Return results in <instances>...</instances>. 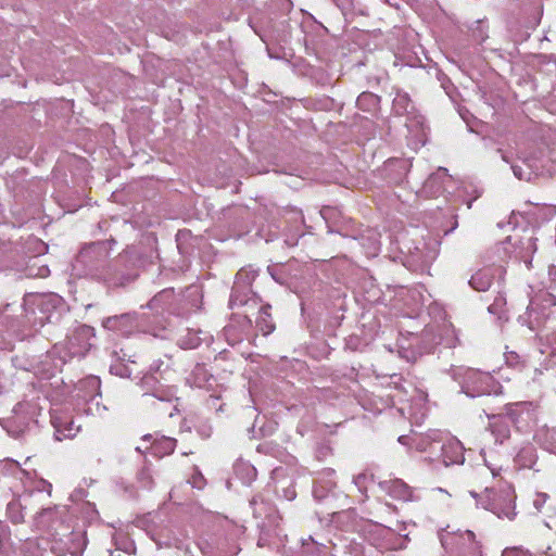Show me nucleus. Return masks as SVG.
Masks as SVG:
<instances>
[{
  "mask_svg": "<svg viewBox=\"0 0 556 556\" xmlns=\"http://www.w3.org/2000/svg\"><path fill=\"white\" fill-rule=\"evenodd\" d=\"M115 240L92 242L85 245L73 263V269L80 277H90L105 282L109 287H124L135 279L121 269L118 261H109L111 244Z\"/></svg>",
  "mask_w": 556,
  "mask_h": 556,
  "instance_id": "obj_1",
  "label": "nucleus"
},
{
  "mask_svg": "<svg viewBox=\"0 0 556 556\" xmlns=\"http://www.w3.org/2000/svg\"><path fill=\"white\" fill-rule=\"evenodd\" d=\"M175 371V361L170 354H163L152 361L140 380V386L144 391L142 397L147 404L163 410V406H168L176 400L173 389L161 383L162 380H169Z\"/></svg>",
  "mask_w": 556,
  "mask_h": 556,
  "instance_id": "obj_2",
  "label": "nucleus"
},
{
  "mask_svg": "<svg viewBox=\"0 0 556 556\" xmlns=\"http://www.w3.org/2000/svg\"><path fill=\"white\" fill-rule=\"evenodd\" d=\"M94 337L93 328L87 325H78L72 329L62 343H55L51 351L46 355V362L52 361L53 366L47 369L48 375L52 376L55 370H60L64 364L74 357L81 358L91 349L90 340Z\"/></svg>",
  "mask_w": 556,
  "mask_h": 556,
  "instance_id": "obj_3",
  "label": "nucleus"
},
{
  "mask_svg": "<svg viewBox=\"0 0 556 556\" xmlns=\"http://www.w3.org/2000/svg\"><path fill=\"white\" fill-rule=\"evenodd\" d=\"M144 307L151 311L153 318L151 326L155 337H166L162 332L172 328L169 316H184L186 314V311L180 306V296L176 294L174 288H166L157 292Z\"/></svg>",
  "mask_w": 556,
  "mask_h": 556,
  "instance_id": "obj_4",
  "label": "nucleus"
},
{
  "mask_svg": "<svg viewBox=\"0 0 556 556\" xmlns=\"http://www.w3.org/2000/svg\"><path fill=\"white\" fill-rule=\"evenodd\" d=\"M453 377L456 375H463L464 380L462 382V391L470 396H481L485 394L495 393L497 394L501 390V384L486 372H481L471 368H457L451 369Z\"/></svg>",
  "mask_w": 556,
  "mask_h": 556,
  "instance_id": "obj_5",
  "label": "nucleus"
},
{
  "mask_svg": "<svg viewBox=\"0 0 556 556\" xmlns=\"http://www.w3.org/2000/svg\"><path fill=\"white\" fill-rule=\"evenodd\" d=\"M31 304L36 307V320L43 327L46 324H59L68 313L66 302L56 293L35 295Z\"/></svg>",
  "mask_w": 556,
  "mask_h": 556,
  "instance_id": "obj_6",
  "label": "nucleus"
},
{
  "mask_svg": "<svg viewBox=\"0 0 556 556\" xmlns=\"http://www.w3.org/2000/svg\"><path fill=\"white\" fill-rule=\"evenodd\" d=\"M392 111L399 116L407 115L406 127L417 141L425 143V118L415 112L408 93L397 90L392 101Z\"/></svg>",
  "mask_w": 556,
  "mask_h": 556,
  "instance_id": "obj_7",
  "label": "nucleus"
},
{
  "mask_svg": "<svg viewBox=\"0 0 556 556\" xmlns=\"http://www.w3.org/2000/svg\"><path fill=\"white\" fill-rule=\"evenodd\" d=\"M142 325V318L136 312L109 316L102 320V327L104 329L123 337H128L138 331Z\"/></svg>",
  "mask_w": 556,
  "mask_h": 556,
  "instance_id": "obj_8",
  "label": "nucleus"
},
{
  "mask_svg": "<svg viewBox=\"0 0 556 556\" xmlns=\"http://www.w3.org/2000/svg\"><path fill=\"white\" fill-rule=\"evenodd\" d=\"M437 252L430 248L429 243L418 241L413 248H408L406 264L413 270H425L435 260Z\"/></svg>",
  "mask_w": 556,
  "mask_h": 556,
  "instance_id": "obj_9",
  "label": "nucleus"
},
{
  "mask_svg": "<svg viewBox=\"0 0 556 556\" xmlns=\"http://www.w3.org/2000/svg\"><path fill=\"white\" fill-rule=\"evenodd\" d=\"M334 475V470L328 468L319 472L317 478H315L312 493L317 502L331 501L337 496Z\"/></svg>",
  "mask_w": 556,
  "mask_h": 556,
  "instance_id": "obj_10",
  "label": "nucleus"
},
{
  "mask_svg": "<svg viewBox=\"0 0 556 556\" xmlns=\"http://www.w3.org/2000/svg\"><path fill=\"white\" fill-rule=\"evenodd\" d=\"M533 403L532 402H515L508 403L504 406L502 412L509 422L517 429H521L528 420L532 417Z\"/></svg>",
  "mask_w": 556,
  "mask_h": 556,
  "instance_id": "obj_11",
  "label": "nucleus"
},
{
  "mask_svg": "<svg viewBox=\"0 0 556 556\" xmlns=\"http://www.w3.org/2000/svg\"><path fill=\"white\" fill-rule=\"evenodd\" d=\"M547 317L546 307L540 308L536 300H531L527 311L519 316L518 321L531 331L539 332L543 329Z\"/></svg>",
  "mask_w": 556,
  "mask_h": 556,
  "instance_id": "obj_12",
  "label": "nucleus"
},
{
  "mask_svg": "<svg viewBox=\"0 0 556 556\" xmlns=\"http://www.w3.org/2000/svg\"><path fill=\"white\" fill-rule=\"evenodd\" d=\"M378 485L383 492L394 500L403 502H413L418 500V496L414 493V489L401 479L380 481Z\"/></svg>",
  "mask_w": 556,
  "mask_h": 556,
  "instance_id": "obj_13",
  "label": "nucleus"
},
{
  "mask_svg": "<svg viewBox=\"0 0 556 556\" xmlns=\"http://www.w3.org/2000/svg\"><path fill=\"white\" fill-rule=\"evenodd\" d=\"M502 273V267L486 266L472 274L468 283L475 291L485 292L493 285L496 275H501Z\"/></svg>",
  "mask_w": 556,
  "mask_h": 556,
  "instance_id": "obj_14",
  "label": "nucleus"
},
{
  "mask_svg": "<svg viewBox=\"0 0 556 556\" xmlns=\"http://www.w3.org/2000/svg\"><path fill=\"white\" fill-rule=\"evenodd\" d=\"M496 501H494L498 505L500 511H492L498 518H507L508 520H514L517 513L515 511V498L516 495L514 490L510 486L500 490L495 496Z\"/></svg>",
  "mask_w": 556,
  "mask_h": 556,
  "instance_id": "obj_15",
  "label": "nucleus"
},
{
  "mask_svg": "<svg viewBox=\"0 0 556 556\" xmlns=\"http://www.w3.org/2000/svg\"><path fill=\"white\" fill-rule=\"evenodd\" d=\"M67 510L65 507L52 506L42 508L35 516V522L38 528L51 529L58 522H63Z\"/></svg>",
  "mask_w": 556,
  "mask_h": 556,
  "instance_id": "obj_16",
  "label": "nucleus"
},
{
  "mask_svg": "<svg viewBox=\"0 0 556 556\" xmlns=\"http://www.w3.org/2000/svg\"><path fill=\"white\" fill-rule=\"evenodd\" d=\"M412 164L405 159H391L384 165L386 177L389 182L400 185L406 178Z\"/></svg>",
  "mask_w": 556,
  "mask_h": 556,
  "instance_id": "obj_17",
  "label": "nucleus"
},
{
  "mask_svg": "<svg viewBox=\"0 0 556 556\" xmlns=\"http://www.w3.org/2000/svg\"><path fill=\"white\" fill-rule=\"evenodd\" d=\"M260 302L261 299L251 288L233 283L229 299L230 308L248 305L256 306Z\"/></svg>",
  "mask_w": 556,
  "mask_h": 556,
  "instance_id": "obj_18",
  "label": "nucleus"
},
{
  "mask_svg": "<svg viewBox=\"0 0 556 556\" xmlns=\"http://www.w3.org/2000/svg\"><path fill=\"white\" fill-rule=\"evenodd\" d=\"M442 463L447 467L451 465H460L464 463V446L458 440H451L439 444Z\"/></svg>",
  "mask_w": 556,
  "mask_h": 556,
  "instance_id": "obj_19",
  "label": "nucleus"
},
{
  "mask_svg": "<svg viewBox=\"0 0 556 556\" xmlns=\"http://www.w3.org/2000/svg\"><path fill=\"white\" fill-rule=\"evenodd\" d=\"M489 428L495 438V442L503 444L510 438L513 426L503 413L488 415Z\"/></svg>",
  "mask_w": 556,
  "mask_h": 556,
  "instance_id": "obj_20",
  "label": "nucleus"
},
{
  "mask_svg": "<svg viewBox=\"0 0 556 556\" xmlns=\"http://www.w3.org/2000/svg\"><path fill=\"white\" fill-rule=\"evenodd\" d=\"M142 441L151 442V448L154 455L159 457H163L166 455H170L177 445V440L170 437L155 434H144L141 439Z\"/></svg>",
  "mask_w": 556,
  "mask_h": 556,
  "instance_id": "obj_21",
  "label": "nucleus"
},
{
  "mask_svg": "<svg viewBox=\"0 0 556 556\" xmlns=\"http://www.w3.org/2000/svg\"><path fill=\"white\" fill-rule=\"evenodd\" d=\"M511 170L519 180L530 181L534 176L539 175L540 167L536 165L535 159L528 157L521 160V164L511 163Z\"/></svg>",
  "mask_w": 556,
  "mask_h": 556,
  "instance_id": "obj_22",
  "label": "nucleus"
},
{
  "mask_svg": "<svg viewBox=\"0 0 556 556\" xmlns=\"http://www.w3.org/2000/svg\"><path fill=\"white\" fill-rule=\"evenodd\" d=\"M213 375L207 370L204 364H195L190 375L187 377V382L191 387L195 388H207L211 386Z\"/></svg>",
  "mask_w": 556,
  "mask_h": 556,
  "instance_id": "obj_23",
  "label": "nucleus"
},
{
  "mask_svg": "<svg viewBox=\"0 0 556 556\" xmlns=\"http://www.w3.org/2000/svg\"><path fill=\"white\" fill-rule=\"evenodd\" d=\"M251 328L252 320L247 314H233L229 325L225 328V332L227 336H232L236 331H238V334H242L248 333Z\"/></svg>",
  "mask_w": 556,
  "mask_h": 556,
  "instance_id": "obj_24",
  "label": "nucleus"
},
{
  "mask_svg": "<svg viewBox=\"0 0 556 556\" xmlns=\"http://www.w3.org/2000/svg\"><path fill=\"white\" fill-rule=\"evenodd\" d=\"M270 308L271 306L269 304H265L260 307L256 328L263 333V336L270 334L276 328L270 314Z\"/></svg>",
  "mask_w": 556,
  "mask_h": 556,
  "instance_id": "obj_25",
  "label": "nucleus"
},
{
  "mask_svg": "<svg viewBox=\"0 0 556 556\" xmlns=\"http://www.w3.org/2000/svg\"><path fill=\"white\" fill-rule=\"evenodd\" d=\"M202 333V330L187 329L186 333L180 336L177 340V344L184 350L197 349L205 341V339L200 336Z\"/></svg>",
  "mask_w": 556,
  "mask_h": 556,
  "instance_id": "obj_26",
  "label": "nucleus"
},
{
  "mask_svg": "<svg viewBox=\"0 0 556 556\" xmlns=\"http://www.w3.org/2000/svg\"><path fill=\"white\" fill-rule=\"evenodd\" d=\"M538 459L535 448L532 445H527L520 448L515 456V464L520 468H531Z\"/></svg>",
  "mask_w": 556,
  "mask_h": 556,
  "instance_id": "obj_27",
  "label": "nucleus"
},
{
  "mask_svg": "<svg viewBox=\"0 0 556 556\" xmlns=\"http://www.w3.org/2000/svg\"><path fill=\"white\" fill-rule=\"evenodd\" d=\"M380 97L368 91L362 92L356 100V105L364 112H372L378 109Z\"/></svg>",
  "mask_w": 556,
  "mask_h": 556,
  "instance_id": "obj_28",
  "label": "nucleus"
},
{
  "mask_svg": "<svg viewBox=\"0 0 556 556\" xmlns=\"http://www.w3.org/2000/svg\"><path fill=\"white\" fill-rule=\"evenodd\" d=\"M462 544L466 546L463 551V556H480V544L476 541V535L472 531L467 530L462 535Z\"/></svg>",
  "mask_w": 556,
  "mask_h": 556,
  "instance_id": "obj_29",
  "label": "nucleus"
},
{
  "mask_svg": "<svg viewBox=\"0 0 556 556\" xmlns=\"http://www.w3.org/2000/svg\"><path fill=\"white\" fill-rule=\"evenodd\" d=\"M250 506L255 518L267 517L271 513L270 503L265 501L261 495L253 496L250 500Z\"/></svg>",
  "mask_w": 556,
  "mask_h": 556,
  "instance_id": "obj_30",
  "label": "nucleus"
},
{
  "mask_svg": "<svg viewBox=\"0 0 556 556\" xmlns=\"http://www.w3.org/2000/svg\"><path fill=\"white\" fill-rule=\"evenodd\" d=\"M447 176V169L440 167L437 173L431 174L425 181V190H430L433 194L443 188L442 179Z\"/></svg>",
  "mask_w": 556,
  "mask_h": 556,
  "instance_id": "obj_31",
  "label": "nucleus"
},
{
  "mask_svg": "<svg viewBox=\"0 0 556 556\" xmlns=\"http://www.w3.org/2000/svg\"><path fill=\"white\" fill-rule=\"evenodd\" d=\"M497 492L492 490H485V492L481 495H477L476 493H471L475 497H477V505L489 511H500L498 505L494 502L496 501Z\"/></svg>",
  "mask_w": 556,
  "mask_h": 556,
  "instance_id": "obj_32",
  "label": "nucleus"
},
{
  "mask_svg": "<svg viewBox=\"0 0 556 556\" xmlns=\"http://www.w3.org/2000/svg\"><path fill=\"white\" fill-rule=\"evenodd\" d=\"M71 545L68 547L70 553L73 556H81L84 549L87 546V538L85 532H72L71 533Z\"/></svg>",
  "mask_w": 556,
  "mask_h": 556,
  "instance_id": "obj_33",
  "label": "nucleus"
},
{
  "mask_svg": "<svg viewBox=\"0 0 556 556\" xmlns=\"http://www.w3.org/2000/svg\"><path fill=\"white\" fill-rule=\"evenodd\" d=\"M7 516L11 522L18 525L24 522L23 506L17 500H12L7 505Z\"/></svg>",
  "mask_w": 556,
  "mask_h": 556,
  "instance_id": "obj_34",
  "label": "nucleus"
},
{
  "mask_svg": "<svg viewBox=\"0 0 556 556\" xmlns=\"http://www.w3.org/2000/svg\"><path fill=\"white\" fill-rule=\"evenodd\" d=\"M257 276V271L252 268H241L237 275L233 283L251 288L252 282Z\"/></svg>",
  "mask_w": 556,
  "mask_h": 556,
  "instance_id": "obj_35",
  "label": "nucleus"
},
{
  "mask_svg": "<svg viewBox=\"0 0 556 556\" xmlns=\"http://www.w3.org/2000/svg\"><path fill=\"white\" fill-rule=\"evenodd\" d=\"M137 481L143 489H151L153 486V477L150 467L143 466L137 473Z\"/></svg>",
  "mask_w": 556,
  "mask_h": 556,
  "instance_id": "obj_36",
  "label": "nucleus"
},
{
  "mask_svg": "<svg viewBox=\"0 0 556 556\" xmlns=\"http://www.w3.org/2000/svg\"><path fill=\"white\" fill-rule=\"evenodd\" d=\"M521 244L522 249H525L527 252V255H522L521 257L523 258L527 267L530 268L532 263L531 255L536 251V238H527L525 241H521Z\"/></svg>",
  "mask_w": 556,
  "mask_h": 556,
  "instance_id": "obj_37",
  "label": "nucleus"
},
{
  "mask_svg": "<svg viewBox=\"0 0 556 556\" xmlns=\"http://www.w3.org/2000/svg\"><path fill=\"white\" fill-rule=\"evenodd\" d=\"M122 361H125V358H121L116 363L112 364L110 366V372L121 378H130L132 370Z\"/></svg>",
  "mask_w": 556,
  "mask_h": 556,
  "instance_id": "obj_38",
  "label": "nucleus"
},
{
  "mask_svg": "<svg viewBox=\"0 0 556 556\" xmlns=\"http://www.w3.org/2000/svg\"><path fill=\"white\" fill-rule=\"evenodd\" d=\"M188 482L198 490H203L206 485V480L197 466L193 467V472Z\"/></svg>",
  "mask_w": 556,
  "mask_h": 556,
  "instance_id": "obj_39",
  "label": "nucleus"
},
{
  "mask_svg": "<svg viewBox=\"0 0 556 556\" xmlns=\"http://www.w3.org/2000/svg\"><path fill=\"white\" fill-rule=\"evenodd\" d=\"M345 506L346 504L330 506V515L332 516L333 521H338L341 517L350 518L353 515V510H351L350 508H345Z\"/></svg>",
  "mask_w": 556,
  "mask_h": 556,
  "instance_id": "obj_40",
  "label": "nucleus"
},
{
  "mask_svg": "<svg viewBox=\"0 0 556 556\" xmlns=\"http://www.w3.org/2000/svg\"><path fill=\"white\" fill-rule=\"evenodd\" d=\"M413 440L415 442L416 447L420 451H427L429 448L431 452H434L440 444V442L437 441L428 442L427 439L422 437H417Z\"/></svg>",
  "mask_w": 556,
  "mask_h": 556,
  "instance_id": "obj_41",
  "label": "nucleus"
},
{
  "mask_svg": "<svg viewBox=\"0 0 556 556\" xmlns=\"http://www.w3.org/2000/svg\"><path fill=\"white\" fill-rule=\"evenodd\" d=\"M11 530L10 527L0 520V548H3L10 541Z\"/></svg>",
  "mask_w": 556,
  "mask_h": 556,
  "instance_id": "obj_42",
  "label": "nucleus"
},
{
  "mask_svg": "<svg viewBox=\"0 0 556 556\" xmlns=\"http://www.w3.org/2000/svg\"><path fill=\"white\" fill-rule=\"evenodd\" d=\"M121 542H116L117 549L124 551L127 554H132L136 549L134 542L125 535L119 538Z\"/></svg>",
  "mask_w": 556,
  "mask_h": 556,
  "instance_id": "obj_43",
  "label": "nucleus"
},
{
  "mask_svg": "<svg viewBox=\"0 0 556 556\" xmlns=\"http://www.w3.org/2000/svg\"><path fill=\"white\" fill-rule=\"evenodd\" d=\"M505 358H506V364L511 367H518L523 364V361L521 359L520 355L514 351L507 352L505 354Z\"/></svg>",
  "mask_w": 556,
  "mask_h": 556,
  "instance_id": "obj_44",
  "label": "nucleus"
},
{
  "mask_svg": "<svg viewBox=\"0 0 556 556\" xmlns=\"http://www.w3.org/2000/svg\"><path fill=\"white\" fill-rule=\"evenodd\" d=\"M362 344L361 339L357 336H350L345 340V349L350 351H358Z\"/></svg>",
  "mask_w": 556,
  "mask_h": 556,
  "instance_id": "obj_45",
  "label": "nucleus"
},
{
  "mask_svg": "<svg viewBox=\"0 0 556 556\" xmlns=\"http://www.w3.org/2000/svg\"><path fill=\"white\" fill-rule=\"evenodd\" d=\"M548 494L547 493H536V496L533 501V506L535 507V509L541 513L542 511V508L543 506L545 505L546 501L548 500Z\"/></svg>",
  "mask_w": 556,
  "mask_h": 556,
  "instance_id": "obj_46",
  "label": "nucleus"
},
{
  "mask_svg": "<svg viewBox=\"0 0 556 556\" xmlns=\"http://www.w3.org/2000/svg\"><path fill=\"white\" fill-rule=\"evenodd\" d=\"M282 497L288 501H293L296 497V492L293 484H290L282 489Z\"/></svg>",
  "mask_w": 556,
  "mask_h": 556,
  "instance_id": "obj_47",
  "label": "nucleus"
},
{
  "mask_svg": "<svg viewBox=\"0 0 556 556\" xmlns=\"http://www.w3.org/2000/svg\"><path fill=\"white\" fill-rule=\"evenodd\" d=\"M502 556H529L525 551L519 547L505 548Z\"/></svg>",
  "mask_w": 556,
  "mask_h": 556,
  "instance_id": "obj_48",
  "label": "nucleus"
},
{
  "mask_svg": "<svg viewBox=\"0 0 556 556\" xmlns=\"http://www.w3.org/2000/svg\"><path fill=\"white\" fill-rule=\"evenodd\" d=\"M539 299L544 301L547 306H555L556 305V295L549 292H543L539 295Z\"/></svg>",
  "mask_w": 556,
  "mask_h": 556,
  "instance_id": "obj_49",
  "label": "nucleus"
},
{
  "mask_svg": "<svg viewBox=\"0 0 556 556\" xmlns=\"http://www.w3.org/2000/svg\"><path fill=\"white\" fill-rule=\"evenodd\" d=\"M5 320L8 321V328L15 332L20 329L21 320L18 318H10L9 315H4Z\"/></svg>",
  "mask_w": 556,
  "mask_h": 556,
  "instance_id": "obj_50",
  "label": "nucleus"
},
{
  "mask_svg": "<svg viewBox=\"0 0 556 556\" xmlns=\"http://www.w3.org/2000/svg\"><path fill=\"white\" fill-rule=\"evenodd\" d=\"M37 490L39 492H46L50 496L52 492V484L42 479L38 482Z\"/></svg>",
  "mask_w": 556,
  "mask_h": 556,
  "instance_id": "obj_51",
  "label": "nucleus"
},
{
  "mask_svg": "<svg viewBox=\"0 0 556 556\" xmlns=\"http://www.w3.org/2000/svg\"><path fill=\"white\" fill-rule=\"evenodd\" d=\"M74 434L72 433V428L62 430L58 426H55V437L58 440H62V438H71Z\"/></svg>",
  "mask_w": 556,
  "mask_h": 556,
  "instance_id": "obj_52",
  "label": "nucleus"
},
{
  "mask_svg": "<svg viewBox=\"0 0 556 556\" xmlns=\"http://www.w3.org/2000/svg\"><path fill=\"white\" fill-rule=\"evenodd\" d=\"M368 479L366 473H359L354 478L355 485L362 490L364 488L366 480Z\"/></svg>",
  "mask_w": 556,
  "mask_h": 556,
  "instance_id": "obj_53",
  "label": "nucleus"
},
{
  "mask_svg": "<svg viewBox=\"0 0 556 556\" xmlns=\"http://www.w3.org/2000/svg\"><path fill=\"white\" fill-rule=\"evenodd\" d=\"M548 276L553 285L549 286L551 289L556 290V265L549 266Z\"/></svg>",
  "mask_w": 556,
  "mask_h": 556,
  "instance_id": "obj_54",
  "label": "nucleus"
},
{
  "mask_svg": "<svg viewBox=\"0 0 556 556\" xmlns=\"http://www.w3.org/2000/svg\"><path fill=\"white\" fill-rule=\"evenodd\" d=\"M86 383H87L90 388H92V389H94V390H99V389H100V384H101L100 380H99L97 377H90V378H88V379L86 380Z\"/></svg>",
  "mask_w": 556,
  "mask_h": 556,
  "instance_id": "obj_55",
  "label": "nucleus"
},
{
  "mask_svg": "<svg viewBox=\"0 0 556 556\" xmlns=\"http://www.w3.org/2000/svg\"><path fill=\"white\" fill-rule=\"evenodd\" d=\"M268 273L270 274V276L279 283H283V280L281 278L280 275H278V273L276 271V269L271 266L268 267Z\"/></svg>",
  "mask_w": 556,
  "mask_h": 556,
  "instance_id": "obj_56",
  "label": "nucleus"
},
{
  "mask_svg": "<svg viewBox=\"0 0 556 556\" xmlns=\"http://www.w3.org/2000/svg\"><path fill=\"white\" fill-rule=\"evenodd\" d=\"M556 364V348H553L549 359H548V366H554Z\"/></svg>",
  "mask_w": 556,
  "mask_h": 556,
  "instance_id": "obj_57",
  "label": "nucleus"
},
{
  "mask_svg": "<svg viewBox=\"0 0 556 556\" xmlns=\"http://www.w3.org/2000/svg\"><path fill=\"white\" fill-rule=\"evenodd\" d=\"M397 441L403 445H409L410 438L408 435H400Z\"/></svg>",
  "mask_w": 556,
  "mask_h": 556,
  "instance_id": "obj_58",
  "label": "nucleus"
},
{
  "mask_svg": "<svg viewBox=\"0 0 556 556\" xmlns=\"http://www.w3.org/2000/svg\"><path fill=\"white\" fill-rule=\"evenodd\" d=\"M503 301H504V299L502 296H497L495 299L494 303L491 306H489V311L492 312V307L493 306H500Z\"/></svg>",
  "mask_w": 556,
  "mask_h": 556,
  "instance_id": "obj_59",
  "label": "nucleus"
},
{
  "mask_svg": "<svg viewBox=\"0 0 556 556\" xmlns=\"http://www.w3.org/2000/svg\"><path fill=\"white\" fill-rule=\"evenodd\" d=\"M497 152L501 153V157L504 162L510 163V160L508 159V156L506 155V153L503 150L498 149Z\"/></svg>",
  "mask_w": 556,
  "mask_h": 556,
  "instance_id": "obj_60",
  "label": "nucleus"
},
{
  "mask_svg": "<svg viewBox=\"0 0 556 556\" xmlns=\"http://www.w3.org/2000/svg\"><path fill=\"white\" fill-rule=\"evenodd\" d=\"M457 226H458V223H457V219H455V222H454L453 226H452L450 229H446V230L444 231V235H448V233H451L453 230H455V229L457 228Z\"/></svg>",
  "mask_w": 556,
  "mask_h": 556,
  "instance_id": "obj_61",
  "label": "nucleus"
},
{
  "mask_svg": "<svg viewBox=\"0 0 556 556\" xmlns=\"http://www.w3.org/2000/svg\"><path fill=\"white\" fill-rule=\"evenodd\" d=\"M201 435L203 438H208L211 435V428H207L206 430L200 431Z\"/></svg>",
  "mask_w": 556,
  "mask_h": 556,
  "instance_id": "obj_62",
  "label": "nucleus"
},
{
  "mask_svg": "<svg viewBox=\"0 0 556 556\" xmlns=\"http://www.w3.org/2000/svg\"><path fill=\"white\" fill-rule=\"evenodd\" d=\"M247 468H248V470L252 473V476H253V477L256 475V472H255V468H254V467H252V466H248Z\"/></svg>",
  "mask_w": 556,
  "mask_h": 556,
  "instance_id": "obj_63",
  "label": "nucleus"
},
{
  "mask_svg": "<svg viewBox=\"0 0 556 556\" xmlns=\"http://www.w3.org/2000/svg\"><path fill=\"white\" fill-rule=\"evenodd\" d=\"M241 340H242V338L239 336L236 338V341H241Z\"/></svg>",
  "mask_w": 556,
  "mask_h": 556,
  "instance_id": "obj_64",
  "label": "nucleus"
}]
</instances>
